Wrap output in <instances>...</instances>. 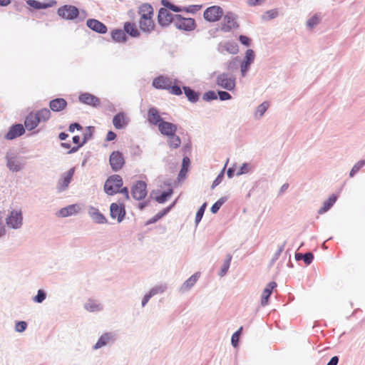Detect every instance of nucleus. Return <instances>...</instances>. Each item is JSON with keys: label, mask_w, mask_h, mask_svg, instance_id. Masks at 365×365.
I'll use <instances>...</instances> for the list:
<instances>
[{"label": "nucleus", "mask_w": 365, "mask_h": 365, "mask_svg": "<svg viewBox=\"0 0 365 365\" xmlns=\"http://www.w3.org/2000/svg\"><path fill=\"white\" fill-rule=\"evenodd\" d=\"M138 14L140 16L138 24L140 30L145 33L152 32L155 29L153 7L148 4H144L139 7Z\"/></svg>", "instance_id": "obj_1"}, {"label": "nucleus", "mask_w": 365, "mask_h": 365, "mask_svg": "<svg viewBox=\"0 0 365 365\" xmlns=\"http://www.w3.org/2000/svg\"><path fill=\"white\" fill-rule=\"evenodd\" d=\"M123 184V179L119 175H113L106 180L104 190L109 195L120 192L124 195L125 200H128V189L126 187H122Z\"/></svg>", "instance_id": "obj_2"}, {"label": "nucleus", "mask_w": 365, "mask_h": 365, "mask_svg": "<svg viewBox=\"0 0 365 365\" xmlns=\"http://www.w3.org/2000/svg\"><path fill=\"white\" fill-rule=\"evenodd\" d=\"M51 117V112L48 108H43L36 113H30L26 118L24 125L29 130L36 128L39 123L48 120Z\"/></svg>", "instance_id": "obj_3"}, {"label": "nucleus", "mask_w": 365, "mask_h": 365, "mask_svg": "<svg viewBox=\"0 0 365 365\" xmlns=\"http://www.w3.org/2000/svg\"><path fill=\"white\" fill-rule=\"evenodd\" d=\"M223 15V9L219 6H210L203 13L204 19L211 23L218 21Z\"/></svg>", "instance_id": "obj_4"}, {"label": "nucleus", "mask_w": 365, "mask_h": 365, "mask_svg": "<svg viewBox=\"0 0 365 365\" xmlns=\"http://www.w3.org/2000/svg\"><path fill=\"white\" fill-rule=\"evenodd\" d=\"M58 14L64 19L73 20L78 16L79 11L77 7L72 5H64L58 8Z\"/></svg>", "instance_id": "obj_5"}, {"label": "nucleus", "mask_w": 365, "mask_h": 365, "mask_svg": "<svg viewBox=\"0 0 365 365\" xmlns=\"http://www.w3.org/2000/svg\"><path fill=\"white\" fill-rule=\"evenodd\" d=\"M238 26L236 15L232 12H227L223 17L221 24V30L225 32H228L232 29L238 28Z\"/></svg>", "instance_id": "obj_6"}, {"label": "nucleus", "mask_w": 365, "mask_h": 365, "mask_svg": "<svg viewBox=\"0 0 365 365\" xmlns=\"http://www.w3.org/2000/svg\"><path fill=\"white\" fill-rule=\"evenodd\" d=\"M174 22L177 28L185 31H191L195 27V22L193 19L184 18L178 14L175 15Z\"/></svg>", "instance_id": "obj_7"}, {"label": "nucleus", "mask_w": 365, "mask_h": 365, "mask_svg": "<svg viewBox=\"0 0 365 365\" xmlns=\"http://www.w3.org/2000/svg\"><path fill=\"white\" fill-rule=\"evenodd\" d=\"M147 185L145 182L139 180L132 187L131 195L137 200L144 199L147 195Z\"/></svg>", "instance_id": "obj_8"}, {"label": "nucleus", "mask_w": 365, "mask_h": 365, "mask_svg": "<svg viewBox=\"0 0 365 365\" xmlns=\"http://www.w3.org/2000/svg\"><path fill=\"white\" fill-rule=\"evenodd\" d=\"M216 83L221 88L228 91H232L235 86V78L226 73L220 74L217 77Z\"/></svg>", "instance_id": "obj_9"}, {"label": "nucleus", "mask_w": 365, "mask_h": 365, "mask_svg": "<svg viewBox=\"0 0 365 365\" xmlns=\"http://www.w3.org/2000/svg\"><path fill=\"white\" fill-rule=\"evenodd\" d=\"M109 161L113 171L120 170L125 164L123 155L119 151H113L110 155Z\"/></svg>", "instance_id": "obj_10"}, {"label": "nucleus", "mask_w": 365, "mask_h": 365, "mask_svg": "<svg viewBox=\"0 0 365 365\" xmlns=\"http://www.w3.org/2000/svg\"><path fill=\"white\" fill-rule=\"evenodd\" d=\"M22 219L21 212L14 210L6 219V224L13 228H19L22 224Z\"/></svg>", "instance_id": "obj_11"}, {"label": "nucleus", "mask_w": 365, "mask_h": 365, "mask_svg": "<svg viewBox=\"0 0 365 365\" xmlns=\"http://www.w3.org/2000/svg\"><path fill=\"white\" fill-rule=\"evenodd\" d=\"M110 215L112 218L116 219L118 222H121L125 215V207L123 205L112 203L110 207Z\"/></svg>", "instance_id": "obj_12"}, {"label": "nucleus", "mask_w": 365, "mask_h": 365, "mask_svg": "<svg viewBox=\"0 0 365 365\" xmlns=\"http://www.w3.org/2000/svg\"><path fill=\"white\" fill-rule=\"evenodd\" d=\"M174 19L175 16H173L166 9L161 8L159 10L158 20L161 26H168L172 21H174Z\"/></svg>", "instance_id": "obj_13"}, {"label": "nucleus", "mask_w": 365, "mask_h": 365, "mask_svg": "<svg viewBox=\"0 0 365 365\" xmlns=\"http://www.w3.org/2000/svg\"><path fill=\"white\" fill-rule=\"evenodd\" d=\"M160 133L165 136L175 134L178 130V125L170 122L163 120L158 126Z\"/></svg>", "instance_id": "obj_14"}, {"label": "nucleus", "mask_w": 365, "mask_h": 365, "mask_svg": "<svg viewBox=\"0 0 365 365\" xmlns=\"http://www.w3.org/2000/svg\"><path fill=\"white\" fill-rule=\"evenodd\" d=\"M173 84L171 78L166 76H159L154 78L153 86L157 89L168 90Z\"/></svg>", "instance_id": "obj_15"}, {"label": "nucleus", "mask_w": 365, "mask_h": 365, "mask_svg": "<svg viewBox=\"0 0 365 365\" xmlns=\"http://www.w3.org/2000/svg\"><path fill=\"white\" fill-rule=\"evenodd\" d=\"M25 133V129L21 124H16L10 128L5 135L7 140H13L22 135Z\"/></svg>", "instance_id": "obj_16"}, {"label": "nucleus", "mask_w": 365, "mask_h": 365, "mask_svg": "<svg viewBox=\"0 0 365 365\" xmlns=\"http://www.w3.org/2000/svg\"><path fill=\"white\" fill-rule=\"evenodd\" d=\"M86 25L93 31L100 34H106L108 30L105 24L96 19H88L86 22Z\"/></svg>", "instance_id": "obj_17"}, {"label": "nucleus", "mask_w": 365, "mask_h": 365, "mask_svg": "<svg viewBox=\"0 0 365 365\" xmlns=\"http://www.w3.org/2000/svg\"><path fill=\"white\" fill-rule=\"evenodd\" d=\"M148 121L154 125H159L163 121L158 110L155 108H150L148 111Z\"/></svg>", "instance_id": "obj_18"}, {"label": "nucleus", "mask_w": 365, "mask_h": 365, "mask_svg": "<svg viewBox=\"0 0 365 365\" xmlns=\"http://www.w3.org/2000/svg\"><path fill=\"white\" fill-rule=\"evenodd\" d=\"M79 101L84 104L92 106H97L100 104V101L97 97L88 93L81 94Z\"/></svg>", "instance_id": "obj_19"}, {"label": "nucleus", "mask_w": 365, "mask_h": 365, "mask_svg": "<svg viewBox=\"0 0 365 365\" xmlns=\"http://www.w3.org/2000/svg\"><path fill=\"white\" fill-rule=\"evenodd\" d=\"M74 173V168H71L68 171L63 174L62 178L58 182V189L61 190H66L71 181Z\"/></svg>", "instance_id": "obj_20"}, {"label": "nucleus", "mask_w": 365, "mask_h": 365, "mask_svg": "<svg viewBox=\"0 0 365 365\" xmlns=\"http://www.w3.org/2000/svg\"><path fill=\"white\" fill-rule=\"evenodd\" d=\"M277 287L275 282H269L262 292L261 297V304L265 306L268 304L269 298L272 294V290Z\"/></svg>", "instance_id": "obj_21"}, {"label": "nucleus", "mask_w": 365, "mask_h": 365, "mask_svg": "<svg viewBox=\"0 0 365 365\" xmlns=\"http://www.w3.org/2000/svg\"><path fill=\"white\" fill-rule=\"evenodd\" d=\"M80 210L78 205H70L58 211V215L61 217H66L77 214Z\"/></svg>", "instance_id": "obj_22"}, {"label": "nucleus", "mask_w": 365, "mask_h": 365, "mask_svg": "<svg viewBox=\"0 0 365 365\" xmlns=\"http://www.w3.org/2000/svg\"><path fill=\"white\" fill-rule=\"evenodd\" d=\"M49 106L53 111L59 112L66 108L67 102L65 99L58 98L51 101Z\"/></svg>", "instance_id": "obj_23"}, {"label": "nucleus", "mask_w": 365, "mask_h": 365, "mask_svg": "<svg viewBox=\"0 0 365 365\" xmlns=\"http://www.w3.org/2000/svg\"><path fill=\"white\" fill-rule=\"evenodd\" d=\"M113 123L115 128L122 129L128 124V120L124 113L116 114L113 119Z\"/></svg>", "instance_id": "obj_24"}, {"label": "nucleus", "mask_w": 365, "mask_h": 365, "mask_svg": "<svg viewBox=\"0 0 365 365\" xmlns=\"http://www.w3.org/2000/svg\"><path fill=\"white\" fill-rule=\"evenodd\" d=\"M6 165L9 169L13 172H18L21 169V163L15 157H6Z\"/></svg>", "instance_id": "obj_25"}, {"label": "nucleus", "mask_w": 365, "mask_h": 365, "mask_svg": "<svg viewBox=\"0 0 365 365\" xmlns=\"http://www.w3.org/2000/svg\"><path fill=\"white\" fill-rule=\"evenodd\" d=\"M200 274L197 272L192 274L188 279H187L182 285L180 289L182 292L188 291L198 280Z\"/></svg>", "instance_id": "obj_26"}, {"label": "nucleus", "mask_w": 365, "mask_h": 365, "mask_svg": "<svg viewBox=\"0 0 365 365\" xmlns=\"http://www.w3.org/2000/svg\"><path fill=\"white\" fill-rule=\"evenodd\" d=\"M124 31L132 37H138L140 36V32L134 23H125Z\"/></svg>", "instance_id": "obj_27"}, {"label": "nucleus", "mask_w": 365, "mask_h": 365, "mask_svg": "<svg viewBox=\"0 0 365 365\" xmlns=\"http://www.w3.org/2000/svg\"><path fill=\"white\" fill-rule=\"evenodd\" d=\"M167 142L170 149H177L181 145V140L175 133L168 136Z\"/></svg>", "instance_id": "obj_28"}, {"label": "nucleus", "mask_w": 365, "mask_h": 365, "mask_svg": "<svg viewBox=\"0 0 365 365\" xmlns=\"http://www.w3.org/2000/svg\"><path fill=\"white\" fill-rule=\"evenodd\" d=\"M84 307L87 311L91 312H99L102 309L101 304L93 299H89Z\"/></svg>", "instance_id": "obj_29"}, {"label": "nucleus", "mask_w": 365, "mask_h": 365, "mask_svg": "<svg viewBox=\"0 0 365 365\" xmlns=\"http://www.w3.org/2000/svg\"><path fill=\"white\" fill-rule=\"evenodd\" d=\"M183 90L186 97L190 101L195 103L198 101L199 94L197 92L187 86L183 87Z\"/></svg>", "instance_id": "obj_30"}, {"label": "nucleus", "mask_w": 365, "mask_h": 365, "mask_svg": "<svg viewBox=\"0 0 365 365\" xmlns=\"http://www.w3.org/2000/svg\"><path fill=\"white\" fill-rule=\"evenodd\" d=\"M111 339H112V335L110 334H108V333L104 334L99 338L97 343L94 346V349H99V348L106 345L107 343Z\"/></svg>", "instance_id": "obj_31"}, {"label": "nucleus", "mask_w": 365, "mask_h": 365, "mask_svg": "<svg viewBox=\"0 0 365 365\" xmlns=\"http://www.w3.org/2000/svg\"><path fill=\"white\" fill-rule=\"evenodd\" d=\"M336 198L337 197L335 195L330 196L329 198L324 202L323 206L319 210V212L323 213L329 210L330 207L335 203Z\"/></svg>", "instance_id": "obj_32"}, {"label": "nucleus", "mask_w": 365, "mask_h": 365, "mask_svg": "<svg viewBox=\"0 0 365 365\" xmlns=\"http://www.w3.org/2000/svg\"><path fill=\"white\" fill-rule=\"evenodd\" d=\"M112 38L118 42H124L126 41V35L123 30H115L112 32Z\"/></svg>", "instance_id": "obj_33"}, {"label": "nucleus", "mask_w": 365, "mask_h": 365, "mask_svg": "<svg viewBox=\"0 0 365 365\" xmlns=\"http://www.w3.org/2000/svg\"><path fill=\"white\" fill-rule=\"evenodd\" d=\"M73 142L77 145L73 146L68 152V153H73L76 152L80 147H81L86 142V137L85 136L83 140L81 142V138L78 135H75L73 137Z\"/></svg>", "instance_id": "obj_34"}, {"label": "nucleus", "mask_w": 365, "mask_h": 365, "mask_svg": "<svg viewBox=\"0 0 365 365\" xmlns=\"http://www.w3.org/2000/svg\"><path fill=\"white\" fill-rule=\"evenodd\" d=\"M190 159L189 158L187 157H185L183 158L182 159V168L180 171V174L179 175L180 177L182 176H185L188 170V167L190 165Z\"/></svg>", "instance_id": "obj_35"}, {"label": "nucleus", "mask_w": 365, "mask_h": 365, "mask_svg": "<svg viewBox=\"0 0 365 365\" xmlns=\"http://www.w3.org/2000/svg\"><path fill=\"white\" fill-rule=\"evenodd\" d=\"M268 107L269 103L267 102L262 103L257 107L255 112V115L259 118L262 117L267 110Z\"/></svg>", "instance_id": "obj_36"}, {"label": "nucleus", "mask_w": 365, "mask_h": 365, "mask_svg": "<svg viewBox=\"0 0 365 365\" xmlns=\"http://www.w3.org/2000/svg\"><path fill=\"white\" fill-rule=\"evenodd\" d=\"M225 48L227 51L230 53H237L238 52V46L234 42H227L225 44Z\"/></svg>", "instance_id": "obj_37"}, {"label": "nucleus", "mask_w": 365, "mask_h": 365, "mask_svg": "<svg viewBox=\"0 0 365 365\" xmlns=\"http://www.w3.org/2000/svg\"><path fill=\"white\" fill-rule=\"evenodd\" d=\"M231 259H232V256L230 255H228L226 260L223 263L222 269L220 272V275L221 277L224 276L226 274V272H227V270L229 269Z\"/></svg>", "instance_id": "obj_38"}, {"label": "nucleus", "mask_w": 365, "mask_h": 365, "mask_svg": "<svg viewBox=\"0 0 365 365\" xmlns=\"http://www.w3.org/2000/svg\"><path fill=\"white\" fill-rule=\"evenodd\" d=\"M365 165V160H359L357 162L350 171V177H353L361 168Z\"/></svg>", "instance_id": "obj_39"}, {"label": "nucleus", "mask_w": 365, "mask_h": 365, "mask_svg": "<svg viewBox=\"0 0 365 365\" xmlns=\"http://www.w3.org/2000/svg\"><path fill=\"white\" fill-rule=\"evenodd\" d=\"M169 211V208H167L160 212L157 213L153 217L150 218L148 224H152L156 222L158 220H159L160 218H162Z\"/></svg>", "instance_id": "obj_40"}, {"label": "nucleus", "mask_w": 365, "mask_h": 365, "mask_svg": "<svg viewBox=\"0 0 365 365\" xmlns=\"http://www.w3.org/2000/svg\"><path fill=\"white\" fill-rule=\"evenodd\" d=\"M28 4L35 9H46L48 6V4H42L39 1H35V0H29L27 1Z\"/></svg>", "instance_id": "obj_41"}, {"label": "nucleus", "mask_w": 365, "mask_h": 365, "mask_svg": "<svg viewBox=\"0 0 365 365\" xmlns=\"http://www.w3.org/2000/svg\"><path fill=\"white\" fill-rule=\"evenodd\" d=\"M320 21V17L318 15H314L311 17L307 22V25L310 29H312L314 26L317 25Z\"/></svg>", "instance_id": "obj_42"}, {"label": "nucleus", "mask_w": 365, "mask_h": 365, "mask_svg": "<svg viewBox=\"0 0 365 365\" xmlns=\"http://www.w3.org/2000/svg\"><path fill=\"white\" fill-rule=\"evenodd\" d=\"M242 327H241L236 332H235L231 339L232 344L233 346L236 347L238 345V341L240 339V335L242 332Z\"/></svg>", "instance_id": "obj_43"}, {"label": "nucleus", "mask_w": 365, "mask_h": 365, "mask_svg": "<svg viewBox=\"0 0 365 365\" xmlns=\"http://www.w3.org/2000/svg\"><path fill=\"white\" fill-rule=\"evenodd\" d=\"M92 217L98 223H104L106 222V217L98 211L93 212Z\"/></svg>", "instance_id": "obj_44"}, {"label": "nucleus", "mask_w": 365, "mask_h": 365, "mask_svg": "<svg viewBox=\"0 0 365 365\" xmlns=\"http://www.w3.org/2000/svg\"><path fill=\"white\" fill-rule=\"evenodd\" d=\"M255 60V53L252 49H247L245 53L244 61L251 64Z\"/></svg>", "instance_id": "obj_45"}, {"label": "nucleus", "mask_w": 365, "mask_h": 365, "mask_svg": "<svg viewBox=\"0 0 365 365\" xmlns=\"http://www.w3.org/2000/svg\"><path fill=\"white\" fill-rule=\"evenodd\" d=\"M225 202V198H220V200H218L212 207H211V212L212 213H217L218 212V210H220V208L221 207V206L224 204V202Z\"/></svg>", "instance_id": "obj_46"}, {"label": "nucleus", "mask_w": 365, "mask_h": 365, "mask_svg": "<svg viewBox=\"0 0 365 365\" xmlns=\"http://www.w3.org/2000/svg\"><path fill=\"white\" fill-rule=\"evenodd\" d=\"M278 15V11L276 9L269 10L267 11L263 16V19L265 20H269L275 18Z\"/></svg>", "instance_id": "obj_47"}, {"label": "nucleus", "mask_w": 365, "mask_h": 365, "mask_svg": "<svg viewBox=\"0 0 365 365\" xmlns=\"http://www.w3.org/2000/svg\"><path fill=\"white\" fill-rule=\"evenodd\" d=\"M205 208H206V203H204L200 207L198 211L197 212V214H196V216H195V222H196V223H198L201 220V219H202V217L203 216L204 212L205 210Z\"/></svg>", "instance_id": "obj_48"}, {"label": "nucleus", "mask_w": 365, "mask_h": 365, "mask_svg": "<svg viewBox=\"0 0 365 365\" xmlns=\"http://www.w3.org/2000/svg\"><path fill=\"white\" fill-rule=\"evenodd\" d=\"M165 287H164V286H162V285L156 286V287L152 288L148 293L150 294L151 296L153 297L158 293L163 292L165 291Z\"/></svg>", "instance_id": "obj_49"}, {"label": "nucleus", "mask_w": 365, "mask_h": 365, "mask_svg": "<svg viewBox=\"0 0 365 365\" xmlns=\"http://www.w3.org/2000/svg\"><path fill=\"white\" fill-rule=\"evenodd\" d=\"M46 299V293L39 289L38 291L37 295L34 298V300L37 303H41Z\"/></svg>", "instance_id": "obj_50"}, {"label": "nucleus", "mask_w": 365, "mask_h": 365, "mask_svg": "<svg viewBox=\"0 0 365 365\" xmlns=\"http://www.w3.org/2000/svg\"><path fill=\"white\" fill-rule=\"evenodd\" d=\"M168 91H170V93L171 94H173V95L180 96L182 94V91H181L180 87L177 85H174L173 83L172 84L170 88H169Z\"/></svg>", "instance_id": "obj_51"}, {"label": "nucleus", "mask_w": 365, "mask_h": 365, "mask_svg": "<svg viewBox=\"0 0 365 365\" xmlns=\"http://www.w3.org/2000/svg\"><path fill=\"white\" fill-rule=\"evenodd\" d=\"M162 4H163V6H165V7L170 9V10H172L173 11L178 12V11H181L180 8H178V6L170 4L167 0H163L162 1Z\"/></svg>", "instance_id": "obj_52"}, {"label": "nucleus", "mask_w": 365, "mask_h": 365, "mask_svg": "<svg viewBox=\"0 0 365 365\" xmlns=\"http://www.w3.org/2000/svg\"><path fill=\"white\" fill-rule=\"evenodd\" d=\"M170 195H171L170 192H163L160 195L156 197V200L159 203H163L168 200V198L170 196Z\"/></svg>", "instance_id": "obj_53"}, {"label": "nucleus", "mask_w": 365, "mask_h": 365, "mask_svg": "<svg viewBox=\"0 0 365 365\" xmlns=\"http://www.w3.org/2000/svg\"><path fill=\"white\" fill-rule=\"evenodd\" d=\"M203 98L207 101L215 100L217 99V95L215 91H210L205 93Z\"/></svg>", "instance_id": "obj_54"}, {"label": "nucleus", "mask_w": 365, "mask_h": 365, "mask_svg": "<svg viewBox=\"0 0 365 365\" xmlns=\"http://www.w3.org/2000/svg\"><path fill=\"white\" fill-rule=\"evenodd\" d=\"M224 170H225V168L222 169V172L218 175V176L216 178V179L213 181L212 185V188H214L215 187H216L221 182L223 175H224Z\"/></svg>", "instance_id": "obj_55"}, {"label": "nucleus", "mask_w": 365, "mask_h": 365, "mask_svg": "<svg viewBox=\"0 0 365 365\" xmlns=\"http://www.w3.org/2000/svg\"><path fill=\"white\" fill-rule=\"evenodd\" d=\"M302 257H303L304 262L307 264H311V262H312V260L314 259V255L311 252H307V253L304 254L302 256Z\"/></svg>", "instance_id": "obj_56"}, {"label": "nucleus", "mask_w": 365, "mask_h": 365, "mask_svg": "<svg viewBox=\"0 0 365 365\" xmlns=\"http://www.w3.org/2000/svg\"><path fill=\"white\" fill-rule=\"evenodd\" d=\"M27 327V324L25 322H19L16 324V330L19 332L24 331Z\"/></svg>", "instance_id": "obj_57"}, {"label": "nucleus", "mask_w": 365, "mask_h": 365, "mask_svg": "<svg viewBox=\"0 0 365 365\" xmlns=\"http://www.w3.org/2000/svg\"><path fill=\"white\" fill-rule=\"evenodd\" d=\"M218 95L221 101L230 100L232 98L231 95L226 91H219Z\"/></svg>", "instance_id": "obj_58"}, {"label": "nucleus", "mask_w": 365, "mask_h": 365, "mask_svg": "<svg viewBox=\"0 0 365 365\" xmlns=\"http://www.w3.org/2000/svg\"><path fill=\"white\" fill-rule=\"evenodd\" d=\"M250 66V63H247V62L245 61L242 62L241 65V73L242 76H245L246 75L247 71L249 70Z\"/></svg>", "instance_id": "obj_59"}, {"label": "nucleus", "mask_w": 365, "mask_h": 365, "mask_svg": "<svg viewBox=\"0 0 365 365\" xmlns=\"http://www.w3.org/2000/svg\"><path fill=\"white\" fill-rule=\"evenodd\" d=\"M239 39H240V41L243 45L250 46V39L247 36L241 35V36H240Z\"/></svg>", "instance_id": "obj_60"}, {"label": "nucleus", "mask_w": 365, "mask_h": 365, "mask_svg": "<svg viewBox=\"0 0 365 365\" xmlns=\"http://www.w3.org/2000/svg\"><path fill=\"white\" fill-rule=\"evenodd\" d=\"M75 129L81 130L82 127L80 124H78L77 123L71 124L68 128L69 131L73 133L75 130Z\"/></svg>", "instance_id": "obj_61"}, {"label": "nucleus", "mask_w": 365, "mask_h": 365, "mask_svg": "<svg viewBox=\"0 0 365 365\" xmlns=\"http://www.w3.org/2000/svg\"><path fill=\"white\" fill-rule=\"evenodd\" d=\"M115 138H116L115 133L114 132H113V131H109L107 133V135H106V140L107 141H111V140H115Z\"/></svg>", "instance_id": "obj_62"}, {"label": "nucleus", "mask_w": 365, "mask_h": 365, "mask_svg": "<svg viewBox=\"0 0 365 365\" xmlns=\"http://www.w3.org/2000/svg\"><path fill=\"white\" fill-rule=\"evenodd\" d=\"M248 172V165L247 164H243V165L240 168V170L237 173V175H242L243 173Z\"/></svg>", "instance_id": "obj_63"}, {"label": "nucleus", "mask_w": 365, "mask_h": 365, "mask_svg": "<svg viewBox=\"0 0 365 365\" xmlns=\"http://www.w3.org/2000/svg\"><path fill=\"white\" fill-rule=\"evenodd\" d=\"M339 361V358L337 356H333L331 360L328 362L327 365H336Z\"/></svg>", "instance_id": "obj_64"}]
</instances>
